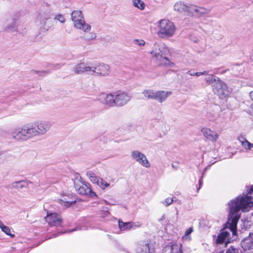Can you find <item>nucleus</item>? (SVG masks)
<instances>
[{"label":"nucleus","instance_id":"nucleus-1","mask_svg":"<svg viewBox=\"0 0 253 253\" xmlns=\"http://www.w3.org/2000/svg\"><path fill=\"white\" fill-rule=\"evenodd\" d=\"M253 185L247 194H243L231 200L228 204L229 209V222L230 230L233 233L236 232V224L240 217V211L242 212L249 211L253 206Z\"/></svg>","mask_w":253,"mask_h":253},{"label":"nucleus","instance_id":"nucleus-2","mask_svg":"<svg viewBox=\"0 0 253 253\" xmlns=\"http://www.w3.org/2000/svg\"><path fill=\"white\" fill-rule=\"evenodd\" d=\"M169 53L168 46L163 43H155L150 52L152 58L160 65L172 67L174 64L166 57Z\"/></svg>","mask_w":253,"mask_h":253},{"label":"nucleus","instance_id":"nucleus-3","mask_svg":"<svg viewBox=\"0 0 253 253\" xmlns=\"http://www.w3.org/2000/svg\"><path fill=\"white\" fill-rule=\"evenodd\" d=\"M158 36L163 39L173 37L176 33V28L174 23L168 19H162L155 24Z\"/></svg>","mask_w":253,"mask_h":253},{"label":"nucleus","instance_id":"nucleus-4","mask_svg":"<svg viewBox=\"0 0 253 253\" xmlns=\"http://www.w3.org/2000/svg\"><path fill=\"white\" fill-rule=\"evenodd\" d=\"M29 125L33 137L45 134L51 127L50 122L44 120H39Z\"/></svg>","mask_w":253,"mask_h":253},{"label":"nucleus","instance_id":"nucleus-5","mask_svg":"<svg viewBox=\"0 0 253 253\" xmlns=\"http://www.w3.org/2000/svg\"><path fill=\"white\" fill-rule=\"evenodd\" d=\"M71 19L76 29L81 30L84 33H88L90 31L91 27L85 22L81 11H73L71 13Z\"/></svg>","mask_w":253,"mask_h":253},{"label":"nucleus","instance_id":"nucleus-6","mask_svg":"<svg viewBox=\"0 0 253 253\" xmlns=\"http://www.w3.org/2000/svg\"><path fill=\"white\" fill-rule=\"evenodd\" d=\"M12 138L17 141H24L33 138L29 124L15 128L12 132Z\"/></svg>","mask_w":253,"mask_h":253},{"label":"nucleus","instance_id":"nucleus-7","mask_svg":"<svg viewBox=\"0 0 253 253\" xmlns=\"http://www.w3.org/2000/svg\"><path fill=\"white\" fill-rule=\"evenodd\" d=\"M131 159L135 162L145 168H150L151 163L148 160L146 156L139 150H133L130 153Z\"/></svg>","mask_w":253,"mask_h":253},{"label":"nucleus","instance_id":"nucleus-8","mask_svg":"<svg viewBox=\"0 0 253 253\" xmlns=\"http://www.w3.org/2000/svg\"><path fill=\"white\" fill-rule=\"evenodd\" d=\"M212 90L221 98H224L229 94V90L226 84L221 80H218L216 84L212 85Z\"/></svg>","mask_w":253,"mask_h":253},{"label":"nucleus","instance_id":"nucleus-9","mask_svg":"<svg viewBox=\"0 0 253 253\" xmlns=\"http://www.w3.org/2000/svg\"><path fill=\"white\" fill-rule=\"evenodd\" d=\"M210 12V10L209 9L191 3L188 15L201 17L209 14Z\"/></svg>","mask_w":253,"mask_h":253},{"label":"nucleus","instance_id":"nucleus-10","mask_svg":"<svg viewBox=\"0 0 253 253\" xmlns=\"http://www.w3.org/2000/svg\"><path fill=\"white\" fill-rule=\"evenodd\" d=\"M130 96L126 92L122 91L115 92V106L117 107L123 106L130 101Z\"/></svg>","mask_w":253,"mask_h":253},{"label":"nucleus","instance_id":"nucleus-11","mask_svg":"<svg viewBox=\"0 0 253 253\" xmlns=\"http://www.w3.org/2000/svg\"><path fill=\"white\" fill-rule=\"evenodd\" d=\"M97 100L109 107L116 106L115 92L111 93H101L98 95Z\"/></svg>","mask_w":253,"mask_h":253},{"label":"nucleus","instance_id":"nucleus-12","mask_svg":"<svg viewBox=\"0 0 253 253\" xmlns=\"http://www.w3.org/2000/svg\"><path fill=\"white\" fill-rule=\"evenodd\" d=\"M91 73H96L98 75L105 76L110 73V68L109 65L104 63H98L91 66Z\"/></svg>","mask_w":253,"mask_h":253},{"label":"nucleus","instance_id":"nucleus-13","mask_svg":"<svg viewBox=\"0 0 253 253\" xmlns=\"http://www.w3.org/2000/svg\"><path fill=\"white\" fill-rule=\"evenodd\" d=\"M229 219L228 220L227 225L225 228L223 229L221 233L217 236L215 243L217 244H222L224 242L228 241L229 239V232L226 230L228 229L230 231L232 232L233 235H236V231L235 233H233V231L230 229V224L228 223ZM237 229V226L236 227V230Z\"/></svg>","mask_w":253,"mask_h":253},{"label":"nucleus","instance_id":"nucleus-14","mask_svg":"<svg viewBox=\"0 0 253 253\" xmlns=\"http://www.w3.org/2000/svg\"><path fill=\"white\" fill-rule=\"evenodd\" d=\"M45 218L46 221L50 226H59L62 221L60 215L55 212L48 213Z\"/></svg>","mask_w":253,"mask_h":253},{"label":"nucleus","instance_id":"nucleus-15","mask_svg":"<svg viewBox=\"0 0 253 253\" xmlns=\"http://www.w3.org/2000/svg\"><path fill=\"white\" fill-rule=\"evenodd\" d=\"M75 187L76 190L82 195H87L91 197L96 196V194L92 191L89 184H82L81 185L75 184Z\"/></svg>","mask_w":253,"mask_h":253},{"label":"nucleus","instance_id":"nucleus-16","mask_svg":"<svg viewBox=\"0 0 253 253\" xmlns=\"http://www.w3.org/2000/svg\"><path fill=\"white\" fill-rule=\"evenodd\" d=\"M190 4L181 0L176 1L173 5V10L179 13H186L188 15Z\"/></svg>","mask_w":253,"mask_h":253},{"label":"nucleus","instance_id":"nucleus-17","mask_svg":"<svg viewBox=\"0 0 253 253\" xmlns=\"http://www.w3.org/2000/svg\"><path fill=\"white\" fill-rule=\"evenodd\" d=\"M201 132L207 139L213 142H216L219 137L217 132L208 127L202 128Z\"/></svg>","mask_w":253,"mask_h":253},{"label":"nucleus","instance_id":"nucleus-18","mask_svg":"<svg viewBox=\"0 0 253 253\" xmlns=\"http://www.w3.org/2000/svg\"><path fill=\"white\" fill-rule=\"evenodd\" d=\"M91 66H89L84 62L76 65L73 69L75 73L77 74H81L84 73H91Z\"/></svg>","mask_w":253,"mask_h":253},{"label":"nucleus","instance_id":"nucleus-19","mask_svg":"<svg viewBox=\"0 0 253 253\" xmlns=\"http://www.w3.org/2000/svg\"><path fill=\"white\" fill-rule=\"evenodd\" d=\"M171 91H166L159 90L156 92L155 100H157L159 103H163L171 94Z\"/></svg>","mask_w":253,"mask_h":253},{"label":"nucleus","instance_id":"nucleus-20","mask_svg":"<svg viewBox=\"0 0 253 253\" xmlns=\"http://www.w3.org/2000/svg\"><path fill=\"white\" fill-rule=\"evenodd\" d=\"M51 17L50 12L49 11H44L41 12L38 17V21L41 26H44L46 21Z\"/></svg>","mask_w":253,"mask_h":253},{"label":"nucleus","instance_id":"nucleus-21","mask_svg":"<svg viewBox=\"0 0 253 253\" xmlns=\"http://www.w3.org/2000/svg\"><path fill=\"white\" fill-rule=\"evenodd\" d=\"M137 253H153L154 249L149 243L139 244L137 249Z\"/></svg>","mask_w":253,"mask_h":253},{"label":"nucleus","instance_id":"nucleus-22","mask_svg":"<svg viewBox=\"0 0 253 253\" xmlns=\"http://www.w3.org/2000/svg\"><path fill=\"white\" fill-rule=\"evenodd\" d=\"M76 202L75 200H72L71 198L69 195H64L62 196L61 199L58 200V202L62 205L69 207L71 205L74 204Z\"/></svg>","mask_w":253,"mask_h":253},{"label":"nucleus","instance_id":"nucleus-23","mask_svg":"<svg viewBox=\"0 0 253 253\" xmlns=\"http://www.w3.org/2000/svg\"><path fill=\"white\" fill-rule=\"evenodd\" d=\"M241 246L244 250H250L253 247V239L252 236L244 239L241 243Z\"/></svg>","mask_w":253,"mask_h":253},{"label":"nucleus","instance_id":"nucleus-24","mask_svg":"<svg viewBox=\"0 0 253 253\" xmlns=\"http://www.w3.org/2000/svg\"><path fill=\"white\" fill-rule=\"evenodd\" d=\"M140 225H137L132 222H123L119 221V227L122 231L130 229L131 228L139 227Z\"/></svg>","mask_w":253,"mask_h":253},{"label":"nucleus","instance_id":"nucleus-25","mask_svg":"<svg viewBox=\"0 0 253 253\" xmlns=\"http://www.w3.org/2000/svg\"><path fill=\"white\" fill-rule=\"evenodd\" d=\"M132 5L140 10H143L146 7V4L142 0H132Z\"/></svg>","mask_w":253,"mask_h":253},{"label":"nucleus","instance_id":"nucleus-26","mask_svg":"<svg viewBox=\"0 0 253 253\" xmlns=\"http://www.w3.org/2000/svg\"><path fill=\"white\" fill-rule=\"evenodd\" d=\"M156 92L153 89H145L143 91L142 94L144 97L149 99H154L156 96Z\"/></svg>","mask_w":253,"mask_h":253},{"label":"nucleus","instance_id":"nucleus-27","mask_svg":"<svg viewBox=\"0 0 253 253\" xmlns=\"http://www.w3.org/2000/svg\"><path fill=\"white\" fill-rule=\"evenodd\" d=\"M86 176L89 180L93 183L97 184L100 177H98L91 171H88L86 172Z\"/></svg>","mask_w":253,"mask_h":253},{"label":"nucleus","instance_id":"nucleus-28","mask_svg":"<svg viewBox=\"0 0 253 253\" xmlns=\"http://www.w3.org/2000/svg\"><path fill=\"white\" fill-rule=\"evenodd\" d=\"M218 80H220L218 78H215L212 75H210L208 77L205 79V81L209 84L212 85L214 84H216Z\"/></svg>","mask_w":253,"mask_h":253},{"label":"nucleus","instance_id":"nucleus-29","mask_svg":"<svg viewBox=\"0 0 253 253\" xmlns=\"http://www.w3.org/2000/svg\"><path fill=\"white\" fill-rule=\"evenodd\" d=\"M193 232V228L192 227L189 228L184 233V235L182 237V239L184 241H191V237L190 234Z\"/></svg>","mask_w":253,"mask_h":253},{"label":"nucleus","instance_id":"nucleus-30","mask_svg":"<svg viewBox=\"0 0 253 253\" xmlns=\"http://www.w3.org/2000/svg\"><path fill=\"white\" fill-rule=\"evenodd\" d=\"M101 189L105 190L107 187L110 186V183L107 182L103 179L100 178L99 180L98 183L97 184Z\"/></svg>","mask_w":253,"mask_h":253},{"label":"nucleus","instance_id":"nucleus-31","mask_svg":"<svg viewBox=\"0 0 253 253\" xmlns=\"http://www.w3.org/2000/svg\"><path fill=\"white\" fill-rule=\"evenodd\" d=\"M26 182L24 181H15L12 183V186L15 188L21 189L25 186Z\"/></svg>","mask_w":253,"mask_h":253},{"label":"nucleus","instance_id":"nucleus-32","mask_svg":"<svg viewBox=\"0 0 253 253\" xmlns=\"http://www.w3.org/2000/svg\"><path fill=\"white\" fill-rule=\"evenodd\" d=\"M209 73L208 71H204L203 72H191V71H188L187 72V74L191 76H197L199 77L202 75H208Z\"/></svg>","mask_w":253,"mask_h":253},{"label":"nucleus","instance_id":"nucleus-33","mask_svg":"<svg viewBox=\"0 0 253 253\" xmlns=\"http://www.w3.org/2000/svg\"><path fill=\"white\" fill-rule=\"evenodd\" d=\"M242 146L246 150H251L252 148V143L249 142L247 140L242 142Z\"/></svg>","mask_w":253,"mask_h":253},{"label":"nucleus","instance_id":"nucleus-34","mask_svg":"<svg viewBox=\"0 0 253 253\" xmlns=\"http://www.w3.org/2000/svg\"><path fill=\"white\" fill-rule=\"evenodd\" d=\"M1 229L2 231L4 232L6 234L10 236L11 237H13L14 235L11 234V230L10 229L5 225H3L1 228Z\"/></svg>","mask_w":253,"mask_h":253},{"label":"nucleus","instance_id":"nucleus-35","mask_svg":"<svg viewBox=\"0 0 253 253\" xmlns=\"http://www.w3.org/2000/svg\"><path fill=\"white\" fill-rule=\"evenodd\" d=\"M54 20L58 21L61 23H64L65 21V19L64 17V16L59 14L56 15L54 18Z\"/></svg>","mask_w":253,"mask_h":253},{"label":"nucleus","instance_id":"nucleus-36","mask_svg":"<svg viewBox=\"0 0 253 253\" xmlns=\"http://www.w3.org/2000/svg\"><path fill=\"white\" fill-rule=\"evenodd\" d=\"M96 38V35L95 33H89L85 37V39L88 41H91L95 40Z\"/></svg>","mask_w":253,"mask_h":253},{"label":"nucleus","instance_id":"nucleus-37","mask_svg":"<svg viewBox=\"0 0 253 253\" xmlns=\"http://www.w3.org/2000/svg\"><path fill=\"white\" fill-rule=\"evenodd\" d=\"M133 43L140 46H143L145 45V42L143 40L134 39Z\"/></svg>","mask_w":253,"mask_h":253},{"label":"nucleus","instance_id":"nucleus-38","mask_svg":"<svg viewBox=\"0 0 253 253\" xmlns=\"http://www.w3.org/2000/svg\"><path fill=\"white\" fill-rule=\"evenodd\" d=\"M173 201L172 198H168L166 199L162 203L166 206H169L170 205Z\"/></svg>","mask_w":253,"mask_h":253},{"label":"nucleus","instance_id":"nucleus-39","mask_svg":"<svg viewBox=\"0 0 253 253\" xmlns=\"http://www.w3.org/2000/svg\"><path fill=\"white\" fill-rule=\"evenodd\" d=\"M237 250L235 249L230 248L226 251V253H238Z\"/></svg>","mask_w":253,"mask_h":253},{"label":"nucleus","instance_id":"nucleus-40","mask_svg":"<svg viewBox=\"0 0 253 253\" xmlns=\"http://www.w3.org/2000/svg\"><path fill=\"white\" fill-rule=\"evenodd\" d=\"M237 139L241 143V144H242L243 142H244L245 141H246L247 140L243 136H238L237 138Z\"/></svg>","mask_w":253,"mask_h":253},{"label":"nucleus","instance_id":"nucleus-41","mask_svg":"<svg viewBox=\"0 0 253 253\" xmlns=\"http://www.w3.org/2000/svg\"><path fill=\"white\" fill-rule=\"evenodd\" d=\"M250 97L251 98V99L253 101V91L250 92Z\"/></svg>","mask_w":253,"mask_h":253},{"label":"nucleus","instance_id":"nucleus-42","mask_svg":"<svg viewBox=\"0 0 253 253\" xmlns=\"http://www.w3.org/2000/svg\"><path fill=\"white\" fill-rule=\"evenodd\" d=\"M199 182V184H200V187L198 188V190L200 188V186H201V185L202 184L203 182H202V179H200Z\"/></svg>","mask_w":253,"mask_h":253},{"label":"nucleus","instance_id":"nucleus-43","mask_svg":"<svg viewBox=\"0 0 253 253\" xmlns=\"http://www.w3.org/2000/svg\"><path fill=\"white\" fill-rule=\"evenodd\" d=\"M251 59L253 61V50L252 51L251 54Z\"/></svg>","mask_w":253,"mask_h":253},{"label":"nucleus","instance_id":"nucleus-44","mask_svg":"<svg viewBox=\"0 0 253 253\" xmlns=\"http://www.w3.org/2000/svg\"><path fill=\"white\" fill-rule=\"evenodd\" d=\"M3 225L2 222L0 220V228H1Z\"/></svg>","mask_w":253,"mask_h":253},{"label":"nucleus","instance_id":"nucleus-45","mask_svg":"<svg viewBox=\"0 0 253 253\" xmlns=\"http://www.w3.org/2000/svg\"><path fill=\"white\" fill-rule=\"evenodd\" d=\"M3 152L0 150V158L3 155Z\"/></svg>","mask_w":253,"mask_h":253},{"label":"nucleus","instance_id":"nucleus-46","mask_svg":"<svg viewBox=\"0 0 253 253\" xmlns=\"http://www.w3.org/2000/svg\"><path fill=\"white\" fill-rule=\"evenodd\" d=\"M75 229H73V230H70V231H69L68 232H72V231H75Z\"/></svg>","mask_w":253,"mask_h":253},{"label":"nucleus","instance_id":"nucleus-47","mask_svg":"<svg viewBox=\"0 0 253 253\" xmlns=\"http://www.w3.org/2000/svg\"><path fill=\"white\" fill-rule=\"evenodd\" d=\"M252 147H253V143H252Z\"/></svg>","mask_w":253,"mask_h":253},{"label":"nucleus","instance_id":"nucleus-48","mask_svg":"<svg viewBox=\"0 0 253 253\" xmlns=\"http://www.w3.org/2000/svg\"><path fill=\"white\" fill-rule=\"evenodd\" d=\"M251 1L253 2V0H250Z\"/></svg>","mask_w":253,"mask_h":253}]
</instances>
